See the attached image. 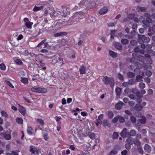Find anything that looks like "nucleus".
<instances>
[{
    "instance_id": "ea45409f",
    "label": "nucleus",
    "mask_w": 155,
    "mask_h": 155,
    "mask_svg": "<svg viewBox=\"0 0 155 155\" xmlns=\"http://www.w3.org/2000/svg\"><path fill=\"white\" fill-rule=\"evenodd\" d=\"M118 137V134L117 132H114L113 133L112 135V138L113 139H117Z\"/></svg>"
},
{
    "instance_id": "0e129e2a",
    "label": "nucleus",
    "mask_w": 155,
    "mask_h": 155,
    "mask_svg": "<svg viewBox=\"0 0 155 155\" xmlns=\"http://www.w3.org/2000/svg\"><path fill=\"white\" fill-rule=\"evenodd\" d=\"M91 139H94L95 138V135L94 133H92L89 135Z\"/></svg>"
},
{
    "instance_id": "f704fd0d",
    "label": "nucleus",
    "mask_w": 155,
    "mask_h": 155,
    "mask_svg": "<svg viewBox=\"0 0 155 155\" xmlns=\"http://www.w3.org/2000/svg\"><path fill=\"white\" fill-rule=\"evenodd\" d=\"M47 90L46 88L39 87V93H45L47 92Z\"/></svg>"
},
{
    "instance_id": "72a5a7b5",
    "label": "nucleus",
    "mask_w": 155,
    "mask_h": 155,
    "mask_svg": "<svg viewBox=\"0 0 155 155\" xmlns=\"http://www.w3.org/2000/svg\"><path fill=\"white\" fill-rule=\"evenodd\" d=\"M57 62H59L60 63L59 66L61 67L63 64V59L61 57H59L58 58V60H57Z\"/></svg>"
},
{
    "instance_id": "0eeeda50",
    "label": "nucleus",
    "mask_w": 155,
    "mask_h": 155,
    "mask_svg": "<svg viewBox=\"0 0 155 155\" xmlns=\"http://www.w3.org/2000/svg\"><path fill=\"white\" fill-rule=\"evenodd\" d=\"M108 11V8L106 6H104L99 11V14L100 15H104L107 13Z\"/></svg>"
},
{
    "instance_id": "393cba45",
    "label": "nucleus",
    "mask_w": 155,
    "mask_h": 155,
    "mask_svg": "<svg viewBox=\"0 0 155 155\" xmlns=\"http://www.w3.org/2000/svg\"><path fill=\"white\" fill-rule=\"evenodd\" d=\"M31 56L32 57H34L35 59H34L36 61H37L38 63L39 62V57L37 54H31Z\"/></svg>"
},
{
    "instance_id": "603ef678",
    "label": "nucleus",
    "mask_w": 155,
    "mask_h": 155,
    "mask_svg": "<svg viewBox=\"0 0 155 155\" xmlns=\"http://www.w3.org/2000/svg\"><path fill=\"white\" fill-rule=\"evenodd\" d=\"M140 70L139 68H135L134 69V73L135 74H140Z\"/></svg>"
},
{
    "instance_id": "37998d69",
    "label": "nucleus",
    "mask_w": 155,
    "mask_h": 155,
    "mask_svg": "<svg viewBox=\"0 0 155 155\" xmlns=\"http://www.w3.org/2000/svg\"><path fill=\"white\" fill-rule=\"evenodd\" d=\"M107 115L110 118H112L114 116V114L112 111H109L107 112Z\"/></svg>"
},
{
    "instance_id": "aec40b11",
    "label": "nucleus",
    "mask_w": 155,
    "mask_h": 155,
    "mask_svg": "<svg viewBox=\"0 0 155 155\" xmlns=\"http://www.w3.org/2000/svg\"><path fill=\"white\" fill-rule=\"evenodd\" d=\"M134 144L136 146H137V147H140L141 142L138 139H134Z\"/></svg>"
},
{
    "instance_id": "9b49d317",
    "label": "nucleus",
    "mask_w": 155,
    "mask_h": 155,
    "mask_svg": "<svg viewBox=\"0 0 155 155\" xmlns=\"http://www.w3.org/2000/svg\"><path fill=\"white\" fill-rule=\"evenodd\" d=\"M124 104L123 102L120 101L119 103L115 104V107L117 110H120L122 108L123 105Z\"/></svg>"
},
{
    "instance_id": "774afa93",
    "label": "nucleus",
    "mask_w": 155,
    "mask_h": 155,
    "mask_svg": "<svg viewBox=\"0 0 155 155\" xmlns=\"http://www.w3.org/2000/svg\"><path fill=\"white\" fill-rule=\"evenodd\" d=\"M138 58L139 59V61H144V57L143 56L139 55L138 56Z\"/></svg>"
},
{
    "instance_id": "680f3d73",
    "label": "nucleus",
    "mask_w": 155,
    "mask_h": 155,
    "mask_svg": "<svg viewBox=\"0 0 155 155\" xmlns=\"http://www.w3.org/2000/svg\"><path fill=\"white\" fill-rule=\"evenodd\" d=\"M144 80L146 83L147 84L150 83V79L148 77H146L145 78Z\"/></svg>"
},
{
    "instance_id": "8fccbe9b",
    "label": "nucleus",
    "mask_w": 155,
    "mask_h": 155,
    "mask_svg": "<svg viewBox=\"0 0 155 155\" xmlns=\"http://www.w3.org/2000/svg\"><path fill=\"white\" fill-rule=\"evenodd\" d=\"M145 74L146 76L148 77H150L152 74V72L150 71L149 70L146 71L145 72Z\"/></svg>"
},
{
    "instance_id": "a19ab883",
    "label": "nucleus",
    "mask_w": 155,
    "mask_h": 155,
    "mask_svg": "<svg viewBox=\"0 0 155 155\" xmlns=\"http://www.w3.org/2000/svg\"><path fill=\"white\" fill-rule=\"evenodd\" d=\"M145 87V84L142 82H140L139 84V87L141 89H143Z\"/></svg>"
},
{
    "instance_id": "5fc2aeb1",
    "label": "nucleus",
    "mask_w": 155,
    "mask_h": 155,
    "mask_svg": "<svg viewBox=\"0 0 155 155\" xmlns=\"http://www.w3.org/2000/svg\"><path fill=\"white\" fill-rule=\"evenodd\" d=\"M117 76L118 79L122 81H123L124 80V77L121 74L119 73L118 74Z\"/></svg>"
},
{
    "instance_id": "b1692460",
    "label": "nucleus",
    "mask_w": 155,
    "mask_h": 155,
    "mask_svg": "<svg viewBox=\"0 0 155 155\" xmlns=\"http://www.w3.org/2000/svg\"><path fill=\"white\" fill-rule=\"evenodd\" d=\"M143 77L140 75L139 74L137 75L136 77V80L137 82L142 81L143 80Z\"/></svg>"
},
{
    "instance_id": "423d86ee",
    "label": "nucleus",
    "mask_w": 155,
    "mask_h": 155,
    "mask_svg": "<svg viewBox=\"0 0 155 155\" xmlns=\"http://www.w3.org/2000/svg\"><path fill=\"white\" fill-rule=\"evenodd\" d=\"M29 151L31 153V154H34L36 153H38V150L35 147L33 146V145H31L30 147V150Z\"/></svg>"
},
{
    "instance_id": "20e7f679",
    "label": "nucleus",
    "mask_w": 155,
    "mask_h": 155,
    "mask_svg": "<svg viewBox=\"0 0 155 155\" xmlns=\"http://www.w3.org/2000/svg\"><path fill=\"white\" fill-rule=\"evenodd\" d=\"M151 19L149 18H146V20H143L142 23L143 24L144 27L145 28H147V27H149L151 22Z\"/></svg>"
},
{
    "instance_id": "79ce46f5",
    "label": "nucleus",
    "mask_w": 155,
    "mask_h": 155,
    "mask_svg": "<svg viewBox=\"0 0 155 155\" xmlns=\"http://www.w3.org/2000/svg\"><path fill=\"white\" fill-rule=\"evenodd\" d=\"M118 152L115 149L112 150L109 153L110 155H115L117 154Z\"/></svg>"
},
{
    "instance_id": "69168bd1",
    "label": "nucleus",
    "mask_w": 155,
    "mask_h": 155,
    "mask_svg": "<svg viewBox=\"0 0 155 155\" xmlns=\"http://www.w3.org/2000/svg\"><path fill=\"white\" fill-rule=\"evenodd\" d=\"M140 10L142 12H146V8L144 7H140L139 8Z\"/></svg>"
},
{
    "instance_id": "cd10ccee",
    "label": "nucleus",
    "mask_w": 155,
    "mask_h": 155,
    "mask_svg": "<svg viewBox=\"0 0 155 155\" xmlns=\"http://www.w3.org/2000/svg\"><path fill=\"white\" fill-rule=\"evenodd\" d=\"M16 121L17 123L19 124H22L23 123V120L20 117L17 118Z\"/></svg>"
},
{
    "instance_id": "f03ea898",
    "label": "nucleus",
    "mask_w": 155,
    "mask_h": 155,
    "mask_svg": "<svg viewBox=\"0 0 155 155\" xmlns=\"http://www.w3.org/2000/svg\"><path fill=\"white\" fill-rule=\"evenodd\" d=\"M103 81L106 85L110 84L111 87H113L114 86V82L113 79L111 80L110 78L107 76L104 77Z\"/></svg>"
},
{
    "instance_id": "ddd939ff",
    "label": "nucleus",
    "mask_w": 155,
    "mask_h": 155,
    "mask_svg": "<svg viewBox=\"0 0 155 155\" xmlns=\"http://www.w3.org/2000/svg\"><path fill=\"white\" fill-rule=\"evenodd\" d=\"M115 48L119 51L121 50L122 49V46L121 44L119 42H116L114 44Z\"/></svg>"
},
{
    "instance_id": "a211bd4d",
    "label": "nucleus",
    "mask_w": 155,
    "mask_h": 155,
    "mask_svg": "<svg viewBox=\"0 0 155 155\" xmlns=\"http://www.w3.org/2000/svg\"><path fill=\"white\" fill-rule=\"evenodd\" d=\"M109 54L110 56L113 58H115L117 56L116 53L111 50H109Z\"/></svg>"
},
{
    "instance_id": "09e8293b",
    "label": "nucleus",
    "mask_w": 155,
    "mask_h": 155,
    "mask_svg": "<svg viewBox=\"0 0 155 155\" xmlns=\"http://www.w3.org/2000/svg\"><path fill=\"white\" fill-rule=\"evenodd\" d=\"M15 62L16 64L17 65H21L23 64V62L22 61L19 59H17L15 61Z\"/></svg>"
},
{
    "instance_id": "4c0bfd02",
    "label": "nucleus",
    "mask_w": 155,
    "mask_h": 155,
    "mask_svg": "<svg viewBox=\"0 0 155 155\" xmlns=\"http://www.w3.org/2000/svg\"><path fill=\"white\" fill-rule=\"evenodd\" d=\"M5 83L8 84L11 87L13 88H14V86L12 85L11 83L9 81L7 80H5Z\"/></svg>"
},
{
    "instance_id": "c03bdc74",
    "label": "nucleus",
    "mask_w": 155,
    "mask_h": 155,
    "mask_svg": "<svg viewBox=\"0 0 155 155\" xmlns=\"http://www.w3.org/2000/svg\"><path fill=\"white\" fill-rule=\"evenodd\" d=\"M116 31L115 30H112L111 31L110 35V38H112V39L114 38V37Z\"/></svg>"
},
{
    "instance_id": "a878e982",
    "label": "nucleus",
    "mask_w": 155,
    "mask_h": 155,
    "mask_svg": "<svg viewBox=\"0 0 155 155\" xmlns=\"http://www.w3.org/2000/svg\"><path fill=\"white\" fill-rule=\"evenodd\" d=\"M143 118L139 119V120L140 121V122L141 124H145L146 123V119L145 117L141 116Z\"/></svg>"
},
{
    "instance_id": "c85d7f7f",
    "label": "nucleus",
    "mask_w": 155,
    "mask_h": 155,
    "mask_svg": "<svg viewBox=\"0 0 155 155\" xmlns=\"http://www.w3.org/2000/svg\"><path fill=\"white\" fill-rule=\"evenodd\" d=\"M39 124L41 126L42 128H40V130H43V126L45 124V123L44 120L42 119H39Z\"/></svg>"
},
{
    "instance_id": "c9c22d12",
    "label": "nucleus",
    "mask_w": 155,
    "mask_h": 155,
    "mask_svg": "<svg viewBox=\"0 0 155 155\" xmlns=\"http://www.w3.org/2000/svg\"><path fill=\"white\" fill-rule=\"evenodd\" d=\"M121 43L123 45H126L128 43L129 41L127 39H122L121 41Z\"/></svg>"
},
{
    "instance_id": "f8f14e48",
    "label": "nucleus",
    "mask_w": 155,
    "mask_h": 155,
    "mask_svg": "<svg viewBox=\"0 0 155 155\" xmlns=\"http://www.w3.org/2000/svg\"><path fill=\"white\" fill-rule=\"evenodd\" d=\"M128 134V133H127V129L126 128L123 129L120 133L121 136L124 138L126 137V136L127 137Z\"/></svg>"
},
{
    "instance_id": "864d4df0",
    "label": "nucleus",
    "mask_w": 155,
    "mask_h": 155,
    "mask_svg": "<svg viewBox=\"0 0 155 155\" xmlns=\"http://www.w3.org/2000/svg\"><path fill=\"white\" fill-rule=\"evenodd\" d=\"M130 44L132 45H136L137 44V42L135 40H132L130 41Z\"/></svg>"
},
{
    "instance_id": "338daca9",
    "label": "nucleus",
    "mask_w": 155,
    "mask_h": 155,
    "mask_svg": "<svg viewBox=\"0 0 155 155\" xmlns=\"http://www.w3.org/2000/svg\"><path fill=\"white\" fill-rule=\"evenodd\" d=\"M125 148L127 150H129L130 149L131 147V145L128 143H127L126 144H125Z\"/></svg>"
},
{
    "instance_id": "5701e85b",
    "label": "nucleus",
    "mask_w": 155,
    "mask_h": 155,
    "mask_svg": "<svg viewBox=\"0 0 155 155\" xmlns=\"http://www.w3.org/2000/svg\"><path fill=\"white\" fill-rule=\"evenodd\" d=\"M127 77L129 78H132L135 76L134 74L130 71L128 72L127 73Z\"/></svg>"
},
{
    "instance_id": "f257e3e1",
    "label": "nucleus",
    "mask_w": 155,
    "mask_h": 155,
    "mask_svg": "<svg viewBox=\"0 0 155 155\" xmlns=\"http://www.w3.org/2000/svg\"><path fill=\"white\" fill-rule=\"evenodd\" d=\"M138 41L140 44H143L145 43H148L150 41V38L145 35L139 34L138 35Z\"/></svg>"
},
{
    "instance_id": "6ab92c4d",
    "label": "nucleus",
    "mask_w": 155,
    "mask_h": 155,
    "mask_svg": "<svg viewBox=\"0 0 155 155\" xmlns=\"http://www.w3.org/2000/svg\"><path fill=\"white\" fill-rule=\"evenodd\" d=\"M122 89L118 87H117L115 88V92L117 95L120 96L121 94Z\"/></svg>"
},
{
    "instance_id": "dca6fc26",
    "label": "nucleus",
    "mask_w": 155,
    "mask_h": 155,
    "mask_svg": "<svg viewBox=\"0 0 155 155\" xmlns=\"http://www.w3.org/2000/svg\"><path fill=\"white\" fill-rule=\"evenodd\" d=\"M86 67L83 65L81 66L79 69V71L81 74H84L86 73Z\"/></svg>"
},
{
    "instance_id": "2f4dec72",
    "label": "nucleus",
    "mask_w": 155,
    "mask_h": 155,
    "mask_svg": "<svg viewBox=\"0 0 155 155\" xmlns=\"http://www.w3.org/2000/svg\"><path fill=\"white\" fill-rule=\"evenodd\" d=\"M134 53H133L132 54V56L133 57H132L130 58V59L129 61L131 63H135V62L136 61V59L134 57Z\"/></svg>"
},
{
    "instance_id": "c756f323",
    "label": "nucleus",
    "mask_w": 155,
    "mask_h": 155,
    "mask_svg": "<svg viewBox=\"0 0 155 155\" xmlns=\"http://www.w3.org/2000/svg\"><path fill=\"white\" fill-rule=\"evenodd\" d=\"M4 137L5 138L6 140H10L12 138L11 136L8 134H5L4 135Z\"/></svg>"
},
{
    "instance_id": "f3484780",
    "label": "nucleus",
    "mask_w": 155,
    "mask_h": 155,
    "mask_svg": "<svg viewBox=\"0 0 155 155\" xmlns=\"http://www.w3.org/2000/svg\"><path fill=\"white\" fill-rule=\"evenodd\" d=\"M142 108L143 106L139 104H136L134 107V110L138 111H140Z\"/></svg>"
},
{
    "instance_id": "a18cd8bd",
    "label": "nucleus",
    "mask_w": 155,
    "mask_h": 155,
    "mask_svg": "<svg viewBox=\"0 0 155 155\" xmlns=\"http://www.w3.org/2000/svg\"><path fill=\"white\" fill-rule=\"evenodd\" d=\"M118 120L120 123H124L125 121L124 118L122 116H118Z\"/></svg>"
},
{
    "instance_id": "3c124183",
    "label": "nucleus",
    "mask_w": 155,
    "mask_h": 155,
    "mask_svg": "<svg viewBox=\"0 0 155 155\" xmlns=\"http://www.w3.org/2000/svg\"><path fill=\"white\" fill-rule=\"evenodd\" d=\"M135 64V66L138 67L140 69H141L143 67V65L139 62H136Z\"/></svg>"
},
{
    "instance_id": "39448f33",
    "label": "nucleus",
    "mask_w": 155,
    "mask_h": 155,
    "mask_svg": "<svg viewBox=\"0 0 155 155\" xmlns=\"http://www.w3.org/2000/svg\"><path fill=\"white\" fill-rule=\"evenodd\" d=\"M24 21L25 22V26L28 28H31L33 23L29 21V19L27 18H25L24 19Z\"/></svg>"
},
{
    "instance_id": "412c9836",
    "label": "nucleus",
    "mask_w": 155,
    "mask_h": 155,
    "mask_svg": "<svg viewBox=\"0 0 155 155\" xmlns=\"http://www.w3.org/2000/svg\"><path fill=\"white\" fill-rule=\"evenodd\" d=\"M54 29L55 31H57L60 30L61 28V27L60 26L59 23H57L54 26Z\"/></svg>"
},
{
    "instance_id": "7c9ffc66",
    "label": "nucleus",
    "mask_w": 155,
    "mask_h": 155,
    "mask_svg": "<svg viewBox=\"0 0 155 155\" xmlns=\"http://www.w3.org/2000/svg\"><path fill=\"white\" fill-rule=\"evenodd\" d=\"M78 5L80 7L84 8L85 6V1L84 0L81 1L78 3Z\"/></svg>"
},
{
    "instance_id": "2eb2a0df",
    "label": "nucleus",
    "mask_w": 155,
    "mask_h": 155,
    "mask_svg": "<svg viewBox=\"0 0 155 155\" xmlns=\"http://www.w3.org/2000/svg\"><path fill=\"white\" fill-rule=\"evenodd\" d=\"M144 149L145 151L148 153H149L151 151V147L148 144H146L144 147Z\"/></svg>"
},
{
    "instance_id": "4d7b16f0",
    "label": "nucleus",
    "mask_w": 155,
    "mask_h": 155,
    "mask_svg": "<svg viewBox=\"0 0 155 155\" xmlns=\"http://www.w3.org/2000/svg\"><path fill=\"white\" fill-rule=\"evenodd\" d=\"M118 120V115H117L114 118L112 119V122L114 123H116Z\"/></svg>"
},
{
    "instance_id": "de8ad7c7",
    "label": "nucleus",
    "mask_w": 155,
    "mask_h": 155,
    "mask_svg": "<svg viewBox=\"0 0 155 155\" xmlns=\"http://www.w3.org/2000/svg\"><path fill=\"white\" fill-rule=\"evenodd\" d=\"M0 69L3 71H5L6 70V67L5 65L3 63L0 64Z\"/></svg>"
},
{
    "instance_id": "e2e57ef3",
    "label": "nucleus",
    "mask_w": 155,
    "mask_h": 155,
    "mask_svg": "<svg viewBox=\"0 0 155 155\" xmlns=\"http://www.w3.org/2000/svg\"><path fill=\"white\" fill-rule=\"evenodd\" d=\"M44 139L45 140H47L48 139V134H44L43 135Z\"/></svg>"
},
{
    "instance_id": "1a4fd4ad",
    "label": "nucleus",
    "mask_w": 155,
    "mask_h": 155,
    "mask_svg": "<svg viewBox=\"0 0 155 155\" xmlns=\"http://www.w3.org/2000/svg\"><path fill=\"white\" fill-rule=\"evenodd\" d=\"M46 39H44L39 43V47L42 46L43 48H46L47 47L48 44V42H46Z\"/></svg>"
},
{
    "instance_id": "58836bf2",
    "label": "nucleus",
    "mask_w": 155,
    "mask_h": 155,
    "mask_svg": "<svg viewBox=\"0 0 155 155\" xmlns=\"http://www.w3.org/2000/svg\"><path fill=\"white\" fill-rule=\"evenodd\" d=\"M127 143L130 145H133L134 143V139L133 140L132 139L129 138L126 140Z\"/></svg>"
},
{
    "instance_id": "49530a36",
    "label": "nucleus",
    "mask_w": 155,
    "mask_h": 155,
    "mask_svg": "<svg viewBox=\"0 0 155 155\" xmlns=\"http://www.w3.org/2000/svg\"><path fill=\"white\" fill-rule=\"evenodd\" d=\"M31 90L34 92H39V87H32L31 88Z\"/></svg>"
},
{
    "instance_id": "bf43d9fd",
    "label": "nucleus",
    "mask_w": 155,
    "mask_h": 155,
    "mask_svg": "<svg viewBox=\"0 0 155 155\" xmlns=\"http://www.w3.org/2000/svg\"><path fill=\"white\" fill-rule=\"evenodd\" d=\"M151 28H149L148 29V35L150 36H151L153 34V32H151Z\"/></svg>"
},
{
    "instance_id": "6e6d98bb",
    "label": "nucleus",
    "mask_w": 155,
    "mask_h": 155,
    "mask_svg": "<svg viewBox=\"0 0 155 155\" xmlns=\"http://www.w3.org/2000/svg\"><path fill=\"white\" fill-rule=\"evenodd\" d=\"M130 120L132 123H134L136 121V118L133 115L131 116L130 117Z\"/></svg>"
},
{
    "instance_id": "7ed1b4c3",
    "label": "nucleus",
    "mask_w": 155,
    "mask_h": 155,
    "mask_svg": "<svg viewBox=\"0 0 155 155\" xmlns=\"http://www.w3.org/2000/svg\"><path fill=\"white\" fill-rule=\"evenodd\" d=\"M47 4H49L48 3L46 2H40V5L42 6H39V10L41 9H44L45 12L44 13V16H46L48 13V9L49 8L48 7Z\"/></svg>"
},
{
    "instance_id": "e433bc0d",
    "label": "nucleus",
    "mask_w": 155,
    "mask_h": 155,
    "mask_svg": "<svg viewBox=\"0 0 155 155\" xmlns=\"http://www.w3.org/2000/svg\"><path fill=\"white\" fill-rule=\"evenodd\" d=\"M1 113L2 117H3L7 118L8 117V115L6 112L4 111H2L1 112Z\"/></svg>"
},
{
    "instance_id": "6e6552de",
    "label": "nucleus",
    "mask_w": 155,
    "mask_h": 155,
    "mask_svg": "<svg viewBox=\"0 0 155 155\" xmlns=\"http://www.w3.org/2000/svg\"><path fill=\"white\" fill-rule=\"evenodd\" d=\"M18 111L23 115L24 116L26 113V110L24 107L20 105L18 109Z\"/></svg>"
},
{
    "instance_id": "13d9d810",
    "label": "nucleus",
    "mask_w": 155,
    "mask_h": 155,
    "mask_svg": "<svg viewBox=\"0 0 155 155\" xmlns=\"http://www.w3.org/2000/svg\"><path fill=\"white\" fill-rule=\"evenodd\" d=\"M135 82V80L133 79H130L128 82L129 84L133 85L134 84Z\"/></svg>"
},
{
    "instance_id": "052dcab7",
    "label": "nucleus",
    "mask_w": 155,
    "mask_h": 155,
    "mask_svg": "<svg viewBox=\"0 0 155 155\" xmlns=\"http://www.w3.org/2000/svg\"><path fill=\"white\" fill-rule=\"evenodd\" d=\"M124 92L126 94L130 93L131 90L128 88H126L124 90Z\"/></svg>"
},
{
    "instance_id": "9d476101",
    "label": "nucleus",
    "mask_w": 155,
    "mask_h": 155,
    "mask_svg": "<svg viewBox=\"0 0 155 155\" xmlns=\"http://www.w3.org/2000/svg\"><path fill=\"white\" fill-rule=\"evenodd\" d=\"M68 33L66 32H61L58 33H56L54 34V37H57L59 36H66Z\"/></svg>"
},
{
    "instance_id": "4be33fe9",
    "label": "nucleus",
    "mask_w": 155,
    "mask_h": 155,
    "mask_svg": "<svg viewBox=\"0 0 155 155\" xmlns=\"http://www.w3.org/2000/svg\"><path fill=\"white\" fill-rule=\"evenodd\" d=\"M27 132L28 134L30 135L33 134V131L32 128L31 127H28L27 129Z\"/></svg>"
},
{
    "instance_id": "4468645a",
    "label": "nucleus",
    "mask_w": 155,
    "mask_h": 155,
    "mask_svg": "<svg viewBox=\"0 0 155 155\" xmlns=\"http://www.w3.org/2000/svg\"><path fill=\"white\" fill-rule=\"evenodd\" d=\"M136 135V131L134 130H131L129 133L127 135V137H128L130 136L134 137Z\"/></svg>"
},
{
    "instance_id": "473e14b6",
    "label": "nucleus",
    "mask_w": 155,
    "mask_h": 155,
    "mask_svg": "<svg viewBox=\"0 0 155 155\" xmlns=\"http://www.w3.org/2000/svg\"><path fill=\"white\" fill-rule=\"evenodd\" d=\"M18 74L20 76H23L25 75V72L23 70H19Z\"/></svg>"
},
{
    "instance_id": "bb28decb",
    "label": "nucleus",
    "mask_w": 155,
    "mask_h": 155,
    "mask_svg": "<svg viewBox=\"0 0 155 155\" xmlns=\"http://www.w3.org/2000/svg\"><path fill=\"white\" fill-rule=\"evenodd\" d=\"M21 82L25 84H27L28 83V80L26 78H21Z\"/></svg>"
}]
</instances>
